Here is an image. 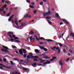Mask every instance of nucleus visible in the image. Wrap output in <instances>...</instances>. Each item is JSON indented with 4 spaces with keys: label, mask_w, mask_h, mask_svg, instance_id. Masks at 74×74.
<instances>
[{
    "label": "nucleus",
    "mask_w": 74,
    "mask_h": 74,
    "mask_svg": "<svg viewBox=\"0 0 74 74\" xmlns=\"http://www.w3.org/2000/svg\"><path fill=\"white\" fill-rule=\"evenodd\" d=\"M3 48L5 49H4L3 48L1 49V50L3 52H7V53H9L10 51H8V50H10V49H9L6 46H2Z\"/></svg>",
    "instance_id": "obj_1"
},
{
    "label": "nucleus",
    "mask_w": 74,
    "mask_h": 74,
    "mask_svg": "<svg viewBox=\"0 0 74 74\" xmlns=\"http://www.w3.org/2000/svg\"><path fill=\"white\" fill-rule=\"evenodd\" d=\"M48 11L47 12L43 13V16H47V15H51V13H52V12L50 11V10H49V8H48Z\"/></svg>",
    "instance_id": "obj_2"
},
{
    "label": "nucleus",
    "mask_w": 74,
    "mask_h": 74,
    "mask_svg": "<svg viewBox=\"0 0 74 74\" xmlns=\"http://www.w3.org/2000/svg\"><path fill=\"white\" fill-rule=\"evenodd\" d=\"M23 52L24 53H26V49H20L19 50V52L20 55H22L23 54Z\"/></svg>",
    "instance_id": "obj_3"
},
{
    "label": "nucleus",
    "mask_w": 74,
    "mask_h": 74,
    "mask_svg": "<svg viewBox=\"0 0 74 74\" xmlns=\"http://www.w3.org/2000/svg\"><path fill=\"white\" fill-rule=\"evenodd\" d=\"M8 35L9 36H10V37L11 38H12L11 39H10V40L11 41H15V39H13V38H12V35H11L10 34H13V32H8Z\"/></svg>",
    "instance_id": "obj_4"
},
{
    "label": "nucleus",
    "mask_w": 74,
    "mask_h": 74,
    "mask_svg": "<svg viewBox=\"0 0 74 74\" xmlns=\"http://www.w3.org/2000/svg\"><path fill=\"white\" fill-rule=\"evenodd\" d=\"M29 55L30 56H29V55L27 56V59H33V58H34V56L32 55V53H30Z\"/></svg>",
    "instance_id": "obj_5"
},
{
    "label": "nucleus",
    "mask_w": 74,
    "mask_h": 74,
    "mask_svg": "<svg viewBox=\"0 0 74 74\" xmlns=\"http://www.w3.org/2000/svg\"><path fill=\"white\" fill-rule=\"evenodd\" d=\"M56 49L57 50H58V54H59V53H60V49L59 48V47H56Z\"/></svg>",
    "instance_id": "obj_6"
},
{
    "label": "nucleus",
    "mask_w": 74,
    "mask_h": 74,
    "mask_svg": "<svg viewBox=\"0 0 74 74\" xmlns=\"http://www.w3.org/2000/svg\"><path fill=\"white\" fill-rule=\"evenodd\" d=\"M55 16L56 18H58V19H60V17L59 15V14L58 13H57V14H55Z\"/></svg>",
    "instance_id": "obj_7"
},
{
    "label": "nucleus",
    "mask_w": 74,
    "mask_h": 74,
    "mask_svg": "<svg viewBox=\"0 0 74 74\" xmlns=\"http://www.w3.org/2000/svg\"><path fill=\"white\" fill-rule=\"evenodd\" d=\"M72 37H74V33L72 32L71 31H70V36L72 37Z\"/></svg>",
    "instance_id": "obj_8"
},
{
    "label": "nucleus",
    "mask_w": 74,
    "mask_h": 74,
    "mask_svg": "<svg viewBox=\"0 0 74 74\" xmlns=\"http://www.w3.org/2000/svg\"><path fill=\"white\" fill-rule=\"evenodd\" d=\"M43 58H45V59H50V57H49V56H45L43 57Z\"/></svg>",
    "instance_id": "obj_9"
},
{
    "label": "nucleus",
    "mask_w": 74,
    "mask_h": 74,
    "mask_svg": "<svg viewBox=\"0 0 74 74\" xmlns=\"http://www.w3.org/2000/svg\"><path fill=\"white\" fill-rule=\"evenodd\" d=\"M23 70H24V71H29V70H28V68H27L25 67H24L23 68Z\"/></svg>",
    "instance_id": "obj_10"
},
{
    "label": "nucleus",
    "mask_w": 74,
    "mask_h": 74,
    "mask_svg": "<svg viewBox=\"0 0 74 74\" xmlns=\"http://www.w3.org/2000/svg\"><path fill=\"white\" fill-rule=\"evenodd\" d=\"M34 37L36 38V40H38V41L40 40V39H38V38H37V35H35L34 36Z\"/></svg>",
    "instance_id": "obj_11"
},
{
    "label": "nucleus",
    "mask_w": 74,
    "mask_h": 74,
    "mask_svg": "<svg viewBox=\"0 0 74 74\" xmlns=\"http://www.w3.org/2000/svg\"><path fill=\"white\" fill-rule=\"evenodd\" d=\"M29 14H27L26 15H25L24 16V18H28V16H29Z\"/></svg>",
    "instance_id": "obj_12"
},
{
    "label": "nucleus",
    "mask_w": 74,
    "mask_h": 74,
    "mask_svg": "<svg viewBox=\"0 0 74 74\" xmlns=\"http://www.w3.org/2000/svg\"><path fill=\"white\" fill-rule=\"evenodd\" d=\"M12 47L13 49H16L17 48V47L15 45H12Z\"/></svg>",
    "instance_id": "obj_13"
},
{
    "label": "nucleus",
    "mask_w": 74,
    "mask_h": 74,
    "mask_svg": "<svg viewBox=\"0 0 74 74\" xmlns=\"http://www.w3.org/2000/svg\"><path fill=\"white\" fill-rule=\"evenodd\" d=\"M34 59V60L33 61L34 62H37V61H39V60H37L36 58H33Z\"/></svg>",
    "instance_id": "obj_14"
},
{
    "label": "nucleus",
    "mask_w": 74,
    "mask_h": 74,
    "mask_svg": "<svg viewBox=\"0 0 74 74\" xmlns=\"http://www.w3.org/2000/svg\"><path fill=\"white\" fill-rule=\"evenodd\" d=\"M56 49V46H54L53 47L51 48V49L52 50H53V51H56V50H55Z\"/></svg>",
    "instance_id": "obj_15"
},
{
    "label": "nucleus",
    "mask_w": 74,
    "mask_h": 74,
    "mask_svg": "<svg viewBox=\"0 0 74 74\" xmlns=\"http://www.w3.org/2000/svg\"><path fill=\"white\" fill-rule=\"evenodd\" d=\"M45 61V60H43L42 59H41L40 61V63H43V62H44Z\"/></svg>",
    "instance_id": "obj_16"
},
{
    "label": "nucleus",
    "mask_w": 74,
    "mask_h": 74,
    "mask_svg": "<svg viewBox=\"0 0 74 74\" xmlns=\"http://www.w3.org/2000/svg\"><path fill=\"white\" fill-rule=\"evenodd\" d=\"M30 34H34V32L33 31H31L29 33Z\"/></svg>",
    "instance_id": "obj_17"
},
{
    "label": "nucleus",
    "mask_w": 74,
    "mask_h": 74,
    "mask_svg": "<svg viewBox=\"0 0 74 74\" xmlns=\"http://www.w3.org/2000/svg\"><path fill=\"white\" fill-rule=\"evenodd\" d=\"M21 26H25L26 25V23H23L21 24Z\"/></svg>",
    "instance_id": "obj_18"
},
{
    "label": "nucleus",
    "mask_w": 74,
    "mask_h": 74,
    "mask_svg": "<svg viewBox=\"0 0 74 74\" xmlns=\"http://www.w3.org/2000/svg\"><path fill=\"white\" fill-rule=\"evenodd\" d=\"M35 52H36V53H39V50L38 49H36L35 50Z\"/></svg>",
    "instance_id": "obj_19"
},
{
    "label": "nucleus",
    "mask_w": 74,
    "mask_h": 74,
    "mask_svg": "<svg viewBox=\"0 0 74 74\" xmlns=\"http://www.w3.org/2000/svg\"><path fill=\"white\" fill-rule=\"evenodd\" d=\"M5 68H7L8 69H11V67L7 66H5Z\"/></svg>",
    "instance_id": "obj_20"
},
{
    "label": "nucleus",
    "mask_w": 74,
    "mask_h": 74,
    "mask_svg": "<svg viewBox=\"0 0 74 74\" xmlns=\"http://www.w3.org/2000/svg\"><path fill=\"white\" fill-rule=\"evenodd\" d=\"M47 40V41H48V42H50L51 41H53V40H52L51 39H46V40Z\"/></svg>",
    "instance_id": "obj_21"
},
{
    "label": "nucleus",
    "mask_w": 74,
    "mask_h": 74,
    "mask_svg": "<svg viewBox=\"0 0 74 74\" xmlns=\"http://www.w3.org/2000/svg\"><path fill=\"white\" fill-rule=\"evenodd\" d=\"M58 45H59L60 47H63V45H62V44L60 43H58Z\"/></svg>",
    "instance_id": "obj_22"
},
{
    "label": "nucleus",
    "mask_w": 74,
    "mask_h": 74,
    "mask_svg": "<svg viewBox=\"0 0 74 74\" xmlns=\"http://www.w3.org/2000/svg\"><path fill=\"white\" fill-rule=\"evenodd\" d=\"M14 22H18V19L17 18H15L14 19Z\"/></svg>",
    "instance_id": "obj_23"
},
{
    "label": "nucleus",
    "mask_w": 74,
    "mask_h": 74,
    "mask_svg": "<svg viewBox=\"0 0 74 74\" xmlns=\"http://www.w3.org/2000/svg\"><path fill=\"white\" fill-rule=\"evenodd\" d=\"M0 66H2L3 67H4L5 68L6 66H5L3 64H2V63H1L0 64Z\"/></svg>",
    "instance_id": "obj_24"
},
{
    "label": "nucleus",
    "mask_w": 74,
    "mask_h": 74,
    "mask_svg": "<svg viewBox=\"0 0 74 74\" xmlns=\"http://www.w3.org/2000/svg\"><path fill=\"white\" fill-rule=\"evenodd\" d=\"M33 66H36V65H37V63L36 62H35L34 63H33Z\"/></svg>",
    "instance_id": "obj_25"
},
{
    "label": "nucleus",
    "mask_w": 74,
    "mask_h": 74,
    "mask_svg": "<svg viewBox=\"0 0 74 74\" xmlns=\"http://www.w3.org/2000/svg\"><path fill=\"white\" fill-rule=\"evenodd\" d=\"M46 18L47 19H49L51 18V17L49 16H46Z\"/></svg>",
    "instance_id": "obj_26"
},
{
    "label": "nucleus",
    "mask_w": 74,
    "mask_h": 74,
    "mask_svg": "<svg viewBox=\"0 0 74 74\" xmlns=\"http://www.w3.org/2000/svg\"><path fill=\"white\" fill-rule=\"evenodd\" d=\"M39 39H40V40H45V39L43 37L39 38Z\"/></svg>",
    "instance_id": "obj_27"
},
{
    "label": "nucleus",
    "mask_w": 74,
    "mask_h": 74,
    "mask_svg": "<svg viewBox=\"0 0 74 74\" xmlns=\"http://www.w3.org/2000/svg\"><path fill=\"white\" fill-rule=\"evenodd\" d=\"M14 42H18V43H19L20 42V41L16 40L14 41Z\"/></svg>",
    "instance_id": "obj_28"
},
{
    "label": "nucleus",
    "mask_w": 74,
    "mask_h": 74,
    "mask_svg": "<svg viewBox=\"0 0 74 74\" xmlns=\"http://www.w3.org/2000/svg\"><path fill=\"white\" fill-rule=\"evenodd\" d=\"M34 58H36V59H39V57H38V56H34Z\"/></svg>",
    "instance_id": "obj_29"
},
{
    "label": "nucleus",
    "mask_w": 74,
    "mask_h": 74,
    "mask_svg": "<svg viewBox=\"0 0 74 74\" xmlns=\"http://www.w3.org/2000/svg\"><path fill=\"white\" fill-rule=\"evenodd\" d=\"M47 22H48L50 24V25H52V22H51V21L48 20Z\"/></svg>",
    "instance_id": "obj_30"
},
{
    "label": "nucleus",
    "mask_w": 74,
    "mask_h": 74,
    "mask_svg": "<svg viewBox=\"0 0 74 74\" xmlns=\"http://www.w3.org/2000/svg\"><path fill=\"white\" fill-rule=\"evenodd\" d=\"M4 10V9L1 8L0 9V12H3Z\"/></svg>",
    "instance_id": "obj_31"
},
{
    "label": "nucleus",
    "mask_w": 74,
    "mask_h": 74,
    "mask_svg": "<svg viewBox=\"0 0 74 74\" xmlns=\"http://www.w3.org/2000/svg\"><path fill=\"white\" fill-rule=\"evenodd\" d=\"M40 49H43L44 50L45 49V48L44 47H42L41 46L40 47Z\"/></svg>",
    "instance_id": "obj_32"
},
{
    "label": "nucleus",
    "mask_w": 74,
    "mask_h": 74,
    "mask_svg": "<svg viewBox=\"0 0 74 74\" xmlns=\"http://www.w3.org/2000/svg\"><path fill=\"white\" fill-rule=\"evenodd\" d=\"M10 63L12 65H15V64L14 63V62L12 61H11Z\"/></svg>",
    "instance_id": "obj_33"
},
{
    "label": "nucleus",
    "mask_w": 74,
    "mask_h": 74,
    "mask_svg": "<svg viewBox=\"0 0 74 74\" xmlns=\"http://www.w3.org/2000/svg\"><path fill=\"white\" fill-rule=\"evenodd\" d=\"M33 12L34 14H36V12H37V10H34Z\"/></svg>",
    "instance_id": "obj_34"
},
{
    "label": "nucleus",
    "mask_w": 74,
    "mask_h": 74,
    "mask_svg": "<svg viewBox=\"0 0 74 74\" xmlns=\"http://www.w3.org/2000/svg\"><path fill=\"white\" fill-rule=\"evenodd\" d=\"M14 15H15L14 14H12L10 17V18H13V16H14Z\"/></svg>",
    "instance_id": "obj_35"
},
{
    "label": "nucleus",
    "mask_w": 74,
    "mask_h": 74,
    "mask_svg": "<svg viewBox=\"0 0 74 74\" xmlns=\"http://www.w3.org/2000/svg\"><path fill=\"white\" fill-rule=\"evenodd\" d=\"M27 56V54H25L23 55V57H24V58H26Z\"/></svg>",
    "instance_id": "obj_36"
},
{
    "label": "nucleus",
    "mask_w": 74,
    "mask_h": 74,
    "mask_svg": "<svg viewBox=\"0 0 74 74\" xmlns=\"http://www.w3.org/2000/svg\"><path fill=\"white\" fill-rule=\"evenodd\" d=\"M46 63L47 64H49V63H51V61H46Z\"/></svg>",
    "instance_id": "obj_37"
},
{
    "label": "nucleus",
    "mask_w": 74,
    "mask_h": 74,
    "mask_svg": "<svg viewBox=\"0 0 74 74\" xmlns=\"http://www.w3.org/2000/svg\"><path fill=\"white\" fill-rule=\"evenodd\" d=\"M29 7L30 8H34V6H33L29 5Z\"/></svg>",
    "instance_id": "obj_38"
},
{
    "label": "nucleus",
    "mask_w": 74,
    "mask_h": 74,
    "mask_svg": "<svg viewBox=\"0 0 74 74\" xmlns=\"http://www.w3.org/2000/svg\"><path fill=\"white\" fill-rule=\"evenodd\" d=\"M11 14L10 13H9L8 14H7V16H10V14Z\"/></svg>",
    "instance_id": "obj_39"
},
{
    "label": "nucleus",
    "mask_w": 74,
    "mask_h": 74,
    "mask_svg": "<svg viewBox=\"0 0 74 74\" xmlns=\"http://www.w3.org/2000/svg\"><path fill=\"white\" fill-rule=\"evenodd\" d=\"M55 28L56 29V30L58 31L59 30V29L58 28V27L57 26H55Z\"/></svg>",
    "instance_id": "obj_40"
},
{
    "label": "nucleus",
    "mask_w": 74,
    "mask_h": 74,
    "mask_svg": "<svg viewBox=\"0 0 74 74\" xmlns=\"http://www.w3.org/2000/svg\"><path fill=\"white\" fill-rule=\"evenodd\" d=\"M62 60H60V61H59V64H60L61 63H62Z\"/></svg>",
    "instance_id": "obj_41"
},
{
    "label": "nucleus",
    "mask_w": 74,
    "mask_h": 74,
    "mask_svg": "<svg viewBox=\"0 0 74 74\" xmlns=\"http://www.w3.org/2000/svg\"><path fill=\"white\" fill-rule=\"evenodd\" d=\"M65 23H66V25H67V24H68V25H69V21H66V22Z\"/></svg>",
    "instance_id": "obj_42"
},
{
    "label": "nucleus",
    "mask_w": 74,
    "mask_h": 74,
    "mask_svg": "<svg viewBox=\"0 0 74 74\" xmlns=\"http://www.w3.org/2000/svg\"><path fill=\"white\" fill-rule=\"evenodd\" d=\"M15 24H16V25H17V26H18V27H19V26H18V23L17 22H15Z\"/></svg>",
    "instance_id": "obj_43"
},
{
    "label": "nucleus",
    "mask_w": 74,
    "mask_h": 74,
    "mask_svg": "<svg viewBox=\"0 0 74 74\" xmlns=\"http://www.w3.org/2000/svg\"><path fill=\"white\" fill-rule=\"evenodd\" d=\"M58 38H59V39H60L61 38H62V35H61V36H58Z\"/></svg>",
    "instance_id": "obj_44"
},
{
    "label": "nucleus",
    "mask_w": 74,
    "mask_h": 74,
    "mask_svg": "<svg viewBox=\"0 0 74 74\" xmlns=\"http://www.w3.org/2000/svg\"><path fill=\"white\" fill-rule=\"evenodd\" d=\"M53 59V60H54L55 59H56V57H52Z\"/></svg>",
    "instance_id": "obj_45"
},
{
    "label": "nucleus",
    "mask_w": 74,
    "mask_h": 74,
    "mask_svg": "<svg viewBox=\"0 0 74 74\" xmlns=\"http://www.w3.org/2000/svg\"><path fill=\"white\" fill-rule=\"evenodd\" d=\"M40 4L41 5H42L43 4V2L41 1V2H40Z\"/></svg>",
    "instance_id": "obj_46"
},
{
    "label": "nucleus",
    "mask_w": 74,
    "mask_h": 74,
    "mask_svg": "<svg viewBox=\"0 0 74 74\" xmlns=\"http://www.w3.org/2000/svg\"><path fill=\"white\" fill-rule=\"evenodd\" d=\"M18 39H19V38H18V37H16L14 38V40H18Z\"/></svg>",
    "instance_id": "obj_47"
},
{
    "label": "nucleus",
    "mask_w": 74,
    "mask_h": 74,
    "mask_svg": "<svg viewBox=\"0 0 74 74\" xmlns=\"http://www.w3.org/2000/svg\"><path fill=\"white\" fill-rule=\"evenodd\" d=\"M8 21L9 22H11V19L10 18H9L8 19Z\"/></svg>",
    "instance_id": "obj_48"
},
{
    "label": "nucleus",
    "mask_w": 74,
    "mask_h": 74,
    "mask_svg": "<svg viewBox=\"0 0 74 74\" xmlns=\"http://www.w3.org/2000/svg\"><path fill=\"white\" fill-rule=\"evenodd\" d=\"M12 37L14 38H15L16 37V36H15V35H12Z\"/></svg>",
    "instance_id": "obj_49"
},
{
    "label": "nucleus",
    "mask_w": 74,
    "mask_h": 74,
    "mask_svg": "<svg viewBox=\"0 0 74 74\" xmlns=\"http://www.w3.org/2000/svg\"><path fill=\"white\" fill-rule=\"evenodd\" d=\"M63 51L64 52H66V50L65 49H63Z\"/></svg>",
    "instance_id": "obj_50"
},
{
    "label": "nucleus",
    "mask_w": 74,
    "mask_h": 74,
    "mask_svg": "<svg viewBox=\"0 0 74 74\" xmlns=\"http://www.w3.org/2000/svg\"><path fill=\"white\" fill-rule=\"evenodd\" d=\"M27 3H30V0H27Z\"/></svg>",
    "instance_id": "obj_51"
},
{
    "label": "nucleus",
    "mask_w": 74,
    "mask_h": 74,
    "mask_svg": "<svg viewBox=\"0 0 74 74\" xmlns=\"http://www.w3.org/2000/svg\"><path fill=\"white\" fill-rule=\"evenodd\" d=\"M69 58H68L66 60V62H69Z\"/></svg>",
    "instance_id": "obj_52"
},
{
    "label": "nucleus",
    "mask_w": 74,
    "mask_h": 74,
    "mask_svg": "<svg viewBox=\"0 0 74 74\" xmlns=\"http://www.w3.org/2000/svg\"><path fill=\"white\" fill-rule=\"evenodd\" d=\"M3 62H6V59L5 58L3 59Z\"/></svg>",
    "instance_id": "obj_53"
},
{
    "label": "nucleus",
    "mask_w": 74,
    "mask_h": 74,
    "mask_svg": "<svg viewBox=\"0 0 74 74\" xmlns=\"http://www.w3.org/2000/svg\"><path fill=\"white\" fill-rule=\"evenodd\" d=\"M5 3H7L8 4H10V3H9V2L8 1H6L5 2Z\"/></svg>",
    "instance_id": "obj_54"
},
{
    "label": "nucleus",
    "mask_w": 74,
    "mask_h": 74,
    "mask_svg": "<svg viewBox=\"0 0 74 74\" xmlns=\"http://www.w3.org/2000/svg\"><path fill=\"white\" fill-rule=\"evenodd\" d=\"M14 60H16V61H18L19 60H18V59H17V58H14Z\"/></svg>",
    "instance_id": "obj_55"
},
{
    "label": "nucleus",
    "mask_w": 74,
    "mask_h": 74,
    "mask_svg": "<svg viewBox=\"0 0 74 74\" xmlns=\"http://www.w3.org/2000/svg\"><path fill=\"white\" fill-rule=\"evenodd\" d=\"M32 36H31L29 37V38L30 40H33V38H32Z\"/></svg>",
    "instance_id": "obj_56"
},
{
    "label": "nucleus",
    "mask_w": 74,
    "mask_h": 74,
    "mask_svg": "<svg viewBox=\"0 0 74 74\" xmlns=\"http://www.w3.org/2000/svg\"><path fill=\"white\" fill-rule=\"evenodd\" d=\"M5 12H6V11H5V10H4L3 11V13L4 14H6V13H5Z\"/></svg>",
    "instance_id": "obj_57"
},
{
    "label": "nucleus",
    "mask_w": 74,
    "mask_h": 74,
    "mask_svg": "<svg viewBox=\"0 0 74 74\" xmlns=\"http://www.w3.org/2000/svg\"><path fill=\"white\" fill-rule=\"evenodd\" d=\"M44 50L45 51H48V49H47L45 48V49H44Z\"/></svg>",
    "instance_id": "obj_58"
},
{
    "label": "nucleus",
    "mask_w": 74,
    "mask_h": 74,
    "mask_svg": "<svg viewBox=\"0 0 74 74\" xmlns=\"http://www.w3.org/2000/svg\"><path fill=\"white\" fill-rule=\"evenodd\" d=\"M71 54H73V53H74V52L73 51H72V50H71Z\"/></svg>",
    "instance_id": "obj_59"
},
{
    "label": "nucleus",
    "mask_w": 74,
    "mask_h": 74,
    "mask_svg": "<svg viewBox=\"0 0 74 74\" xmlns=\"http://www.w3.org/2000/svg\"><path fill=\"white\" fill-rule=\"evenodd\" d=\"M34 22V20H33L32 21H29V22L30 23V22Z\"/></svg>",
    "instance_id": "obj_60"
},
{
    "label": "nucleus",
    "mask_w": 74,
    "mask_h": 74,
    "mask_svg": "<svg viewBox=\"0 0 74 74\" xmlns=\"http://www.w3.org/2000/svg\"><path fill=\"white\" fill-rule=\"evenodd\" d=\"M63 23L62 22H61L60 23V25H63Z\"/></svg>",
    "instance_id": "obj_61"
},
{
    "label": "nucleus",
    "mask_w": 74,
    "mask_h": 74,
    "mask_svg": "<svg viewBox=\"0 0 74 74\" xmlns=\"http://www.w3.org/2000/svg\"><path fill=\"white\" fill-rule=\"evenodd\" d=\"M63 21L64 22H66V21H66V20L65 19H64V20H63Z\"/></svg>",
    "instance_id": "obj_62"
},
{
    "label": "nucleus",
    "mask_w": 74,
    "mask_h": 74,
    "mask_svg": "<svg viewBox=\"0 0 74 74\" xmlns=\"http://www.w3.org/2000/svg\"><path fill=\"white\" fill-rule=\"evenodd\" d=\"M31 4L32 5H34V2H32V3Z\"/></svg>",
    "instance_id": "obj_63"
},
{
    "label": "nucleus",
    "mask_w": 74,
    "mask_h": 74,
    "mask_svg": "<svg viewBox=\"0 0 74 74\" xmlns=\"http://www.w3.org/2000/svg\"><path fill=\"white\" fill-rule=\"evenodd\" d=\"M31 17H32V16L30 15H28V18H31Z\"/></svg>",
    "instance_id": "obj_64"
}]
</instances>
